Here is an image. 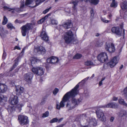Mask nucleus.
I'll list each match as a JSON object with an SVG mask.
<instances>
[{"mask_svg":"<svg viewBox=\"0 0 127 127\" xmlns=\"http://www.w3.org/2000/svg\"><path fill=\"white\" fill-rule=\"evenodd\" d=\"M58 119L57 118H55L53 119L50 121V123H54L57 122L58 121Z\"/></svg>","mask_w":127,"mask_h":127,"instance_id":"obj_30","label":"nucleus"},{"mask_svg":"<svg viewBox=\"0 0 127 127\" xmlns=\"http://www.w3.org/2000/svg\"><path fill=\"white\" fill-rule=\"evenodd\" d=\"M14 50H15L16 49H17L18 50H20V48L18 46H16L14 47Z\"/></svg>","mask_w":127,"mask_h":127,"instance_id":"obj_50","label":"nucleus"},{"mask_svg":"<svg viewBox=\"0 0 127 127\" xmlns=\"http://www.w3.org/2000/svg\"><path fill=\"white\" fill-rule=\"evenodd\" d=\"M105 79V78H103L102 79L101 81H102Z\"/></svg>","mask_w":127,"mask_h":127,"instance_id":"obj_62","label":"nucleus"},{"mask_svg":"<svg viewBox=\"0 0 127 127\" xmlns=\"http://www.w3.org/2000/svg\"><path fill=\"white\" fill-rule=\"evenodd\" d=\"M31 60V63L32 64H35L38 60L36 58L34 57H32Z\"/></svg>","mask_w":127,"mask_h":127,"instance_id":"obj_27","label":"nucleus"},{"mask_svg":"<svg viewBox=\"0 0 127 127\" xmlns=\"http://www.w3.org/2000/svg\"><path fill=\"white\" fill-rule=\"evenodd\" d=\"M103 45V42L100 41H96L95 44L96 47H99Z\"/></svg>","mask_w":127,"mask_h":127,"instance_id":"obj_24","label":"nucleus"},{"mask_svg":"<svg viewBox=\"0 0 127 127\" xmlns=\"http://www.w3.org/2000/svg\"><path fill=\"white\" fill-rule=\"evenodd\" d=\"M124 93L127 96V87L124 89Z\"/></svg>","mask_w":127,"mask_h":127,"instance_id":"obj_45","label":"nucleus"},{"mask_svg":"<svg viewBox=\"0 0 127 127\" xmlns=\"http://www.w3.org/2000/svg\"><path fill=\"white\" fill-rule=\"evenodd\" d=\"M51 13H49L46 16H45L44 17H43V19H44V20L48 18L51 15Z\"/></svg>","mask_w":127,"mask_h":127,"instance_id":"obj_42","label":"nucleus"},{"mask_svg":"<svg viewBox=\"0 0 127 127\" xmlns=\"http://www.w3.org/2000/svg\"><path fill=\"white\" fill-rule=\"evenodd\" d=\"M119 115L120 117L126 118L127 117V113L125 110L121 111L119 113Z\"/></svg>","mask_w":127,"mask_h":127,"instance_id":"obj_22","label":"nucleus"},{"mask_svg":"<svg viewBox=\"0 0 127 127\" xmlns=\"http://www.w3.org/2000/svg\"><path fill=\"white\" fill-rule=\"evenodd\" d=\"M123 67V65H122L120 67L119 69L120 70H121Z\"/></svg>","mask_w":127,"mask_h":127,"instance_id":"obj_56","label":"nucleus"},{"mask_svg":"<svg viewBox=\"0 0 127 127\" xmlns=\"http://www.w3.org/2000/svg\"><path fill=\"white\" fill-rule=\"evenodd\" d=\"M95 75L93 74L92 75V76L90 78V79H92L94 77Z\"/></svg>","mask_w":127,"mask_h":127,"instance_id":"obj_59","label":"nucleus"},{"mask_svg":"<svg viewBox=\"0 0 127 127\" xmlns=\"http://www.w3.org/2000/svg\"><path fill=\"white\" fill-rule=\"evenodd\" d=\"M23 106V105L21 104H18L17 106L19 110L20 111L21 110V108Z\"/></svg>","mask_w":127,"mask_h":127,"instance_id":"obj_40","label":"nucleus"},{"mask_svg":"<svg viewBox=\"0 0 127 127\" xmlns=\"http://www.w3.org/2000/svg\"><path fill=\"white\" fill-rule=\"evenodd\" d=\"M81 127H88V126H81Z\"/></svg>","mask_w":127,"mask_h":127,"instance_id":"obj_63","label":"nucleus"},{"mask_svg":"<svg viewBox=\"0 0 127 127\" xmlns=\"http://www.w3.org/2000/svg\"><path fill=\"white\" fill-rule=\"evenodd\" d=\"M118 60L117 59L116 57L112 59L108 63V64L111 68H112L115 66L118 63Z\"/></svg>","mask_w":127,"mask_h":127,"instance_id":"obj_12","label":"nucleus"},{"mask_svg":"<svg viewBox=\"0 0 127 127\" xmlns=\"http://www.w3.org/2000/svg\"><path fill=\"white\" fill-rule=\"evenodd\" d=\"M64 39L65 42L67 43L75 44L76 40L73 37L72 32L69 31L66 32L64 35Z\"/></svg>","mask_w":127,"mask_h":127,"instance_id":"obj_2","label":"nucleus"},{"mask_svg":"<svg viewBox=\"0 0 127 127\" xmlns=\"http://www.w3.org/2000/svg\"><path fill=\"white\" fill-rule=\"evenodd\" d=\"M79 87V85L77 84L71 91L67 93L64 96L60 105L58 103L57 104V109L60 110L61 107H64V102L70 98H72V103L71 104L69 102H68L66 105V107L68 110H71L74 108L75 105H77L79 102L78 99H77L73 98L78 94L79 91L78 89Z\"/></svg>","mask_w":127,"mask_h":127,"instance_id":"obj_1","label":"nucleus"},{"mask_svg":"<svg viewBox=\"0 0 127 127\" xmlns=\"http://www.w3.org/2000/svg\"><path fill=\"white\" fill-rule=\"evenodd\" d=\"M105 48L106 50L110 53H113L115 50L114 45L112 43H106Z\"/></svg>","mask_w":127,"mask_h":127,"instance_id":"obj_8","label":"nucleus"},{"mask_svg":"<svg viewBox=\"0 0 127 127\" xmlns=\"http://www.w3.org/2000/svg\"><path fill=\"white\" fill-rule=\"evenodd\" d=\"M25 49L24 48H23V49L22 50L21 52L22 53H24V51L25 50Z\"/></svg>","mask_w":127,"mask_h":127,"instance_id":"obj_61","label":"nucleus"},{"mask_svg":"<svg viewBox=\"0 0 127 127\" xmlns=\"http://www.w3.org/2000/svg\"><path fill=\"white\" fill-rule=\"evenodd\" d=\"M118 105L117 103L114 102H110L108 103L107 105L101 106V107L108 108H117Z\"/></svg>","mask_w":127,"mask_h":127,"instance_id":"obj_14","label":"nucleus"},{"mask_svg":"<svg viewBox=\"0 0 127 127\" xmlns=\"http://www.w3.org/2000/svg\"><path fill=\"white\" fill-rule=\"evenodd\" d=\"M51 8V7H50L49 8L46 9L45 10L43 11V13L44 14H45L48 12L50 9Z\"/></svg>","mask_w":127,"mask_h":127,"instance_id":"obj_38","label":"nucleus"},{"mask_svg":"<svg viewBox=\"0 0 127 127\" xmlns=\"http://www.w3.org/2000/svg\"><path fill=\"white\" fill-rule=\"evenodd\" d=\"M33 76L32 73L31 72H29L25 74L24 76V80L27 82L29 83L31 82Z\"/></svg>","mask_w":127,"mask_h":127,"instance_id":"obj_11","label":"nucleus"},{"mask_svg":"<svg viewBox=\"0 0 127 127\" xmlns=\"http://www.w3.org/2000/svg\"><path fill=\"white\" fill-rule=\"evenodd\" d=\"M114 119V118L113 117H111L110 120V121L111 122H112L113 121Z\"/></svg>","mask_w":127,"mask_h":127,"instance_id":"obj_54","label":"nucleus"},{"mask_svg":"<svg viewBox=\"0 0 127 127\" xmlns=\"http://www.w3.org/2000/svg\"><path fill=\"white\" fill-rule=\"evenodd\" d=\"M97 58L99 61L102 63L107 61L108 60L107 54L104 52L100 54L98 56Z\"/></svg>","mask_w":127,"mask_h":127,"instance_id":"obj_6","label":"nucleus"},{"mask_svg":"<svg viewBox=\"0 0 127 127\" xmlns=\"http://www.w3.org/2000/svg\"><path fill=\"white\" fill-rule=\"evenodd\" d=\"M45 103V101H42L41 103H40V104L41 105H43Z\"/></svg>","mask_w":127,"mask_h":127,"instance_id":"obj_57","label":"nucleus"},{"mask_svg":"<svg viewBox=\"0 0 127 127\" xmlns=\"http://www.w3.org/2000/svg\"><path fill=\"white\" fill-rule=\"evenodd\" d=\"M31 24L28 23L21 28V32L23 36H25L26 35L28 31L31 29Z\"/></svg>","mask_w":127,"mask_h":127,"instance_id":"obj_4","label":"nucleus"},{"mask_svg":"<svg viewBox=\"0 0 127 127\" xmlns=\"http://www.w3.org/2000/svg\"><path fill=\"white\" fill-rule=\"evenodd\" d=\"M15 23H21L23 22L21 20H19L18 19H16L15 21Z\"/></svg>","mask_w":127,"mask_h":127,"instance_id":"obj_43","label":"nucleus"},{"mask_svg":"<svg viewBox=\"0 0 127 127\" xmlns=\"http://www.w3.org/2000/svg\"><path fill=\"white\" fill-rule=\"evenodd\" d=\"M89 1L94 5L97 4L98 2V0H89Z\"/></svg>","mask_w":127,"mask_h":127,"instance_id":"obj_29","label":"nucleus"},{"mask_svg":"<svg viewBox=\"0 0 127 127\" xmlns=\"http://www.w3.org/2000/svg\"><path fill=\"white\" fill-rule=\"evenodd\" d=\"M113 100L114 101H116L118 100V98L114 96L113 97Z\"/></svg>","mask_w":127,"mask_h":127,"instance_id":"obj_49","label":"nucleus"},{"mask_svg":"<svg viewBox=\"0 0 127 127\" xmlns=\"http://www.w3.org/2000/svg\"><path fill=\"white\" fill-rule=\"evenodd\" d=\"M7 89V86L4 84L0 83V93L4 92Z\"/></svg>","mask_w":127,"mask_h":127,"instance_id":"obj_19","label":"nucleus"},{"mask_svg":"<svg viewBox=\"0 0 127 127\" xmlns=\"http://www.w3.org/2000/svg\"><path fill=\"white\" fill-rule=\"evenodd\" d=\"M59 91V89L58 88H55L53 91V93L54 95H56Z\"/></svg>","mask_w":127,"mask_h":127,"instance_id":"obj_37","label":"nucleus"},{"mask_svg":"<svg viewBox=\"0 0 127 127\" xmlns=\"http://www.w3.org/2000/svg\"><path fill=\"white\" fill-rule=\"evenodd\" d=\"M82 56L81 55L77 54L74 56L73 57V58L74 59H80Z\"/></svg>","mask_w":127,"mask_h":127,"instance_id":"obj_26","label":"nucleus"},{"mask_svg":"<svg viewBox=\"0 0 127 127\" xmlns=\"http://www.w3.org/2000/svg\"><path fill=\"white\" fill-rule=\"evenodd\" d=\"M8 33V32L6 30H5L4 31V34H7Z\"/></svg>","mask_w":127,"mask_h":127,"instance_id":"obj_58","label":"nucleus"},{"mask_svg":"<svg viewBox=\"0 0 127 127\" xmlns=\"http://www.w3.org/2000/svg\"><path fill=\"white\" fill-rule=\"evenodd\" d=\"M121 8L123 10H125L127 8V2L126 0H123V2L120 4Z\"/></svg>","mask_w":127,"mask_h":127,"instance_id":"obj_20","label":"nucleus"},{"mask_svg":"<svg viewBox=\"0 0 127 127\" xmlns=\"http://www.w3.org/2000/svg\"><path fill=\"white\" fill-rule=\"evenodd\" d=\"M110 6L111 7H116L117 6V3L115 1L112 2Z\"/></svg>","mask_w":127,"mask_h":127,"instance_id":"obj_31","label":"nucleus"},{"mask_svg":"<svg viewBox=\"0 0 127 127\" xmlns=\"http://www.w3.org/2000/svg\"><path fill=\"white\" fill-rule=\"evenodd\" d=\"M17 96L14 95H12L9 99V101L12 105L16 104L18 102Z\"/></svg>","mask_w":127,"mask_h":127,"instance_id":"obj_10","label":"nucleus"},{"mask_svg":"<svg viewBox=\"0 0 127 127\" xmlns=\"http://www.w3.org/2000/svg\"><path fill=\"white\" fill-rule=\"evenodd\" d=\"M35 2H38L39 3H40L41 2H43L44 1V0H33Z\"/></svg>","mask_w":127,"mask_h":127,"instance_id":"obj_48","label":"nucleus"},{"mask_svg":"<svg viewBox=\"0 0 127 127\" xmlns=\"http://www.w3.org/2000/svg\"><path fill=\"white\" fill-rule=\"evenodd\" d=\"M90 13L91 14V16L92 17H93L94 15L93 10L92 9L90 11Z\"/></svg>","mask_w":127,"mask_h":127,"instance_id":"obj_47","label":"nucleus"},{"mask_svg":"<svg viewBox=\"0 0 127 127\" xmlns=\"http://www.w3.org/2000/svg\"><path fill=\"white\" fill-rule=\"evenodd\" d=\"M101 20L104 22L107 23L109 22L110 21L106 20L105 18H101Z\"/></svg>","mask_w":127,"mask_h":127,"instance_id":"obj_41","label":"nucleus"},{"mask_svg":"<svg viewBox=\"0 0 127 127\" xmlns=\"http://www.w3.org/2000/svg\"><path fill=\"white\" fill-rule=\"evenodd\" d=\"M41 37L43 40L45 41H47L48 40V36L45 31H43L42 32L41 34Z\"/></svg>","mask_w":127,"mask_h":127,"instance_id":"obj_18","label":"nucleus"},{"mask_svg":"<svg viewBox=\"0 0 127 127\" xmlns=\"http://www.w3.org/2000/svg\"><path fill=\"white\" fill-rule=\"evenodd\" d=\"M3 7L5 9L7 10L8 11L16 10L18 12L20 11H23L25 10L24 2L22 1H21V4L20 5V7L16 9L15 8H12L6 6H4Z\"/></svg>","mask_w":127,"mask_h":127,"instance_id":"obj_3","label":"nucleus"},{"mask_svg":"<svg viewBox=\"0 0 127 127\" xmlns=\"http://www.w3.org/2000/svg\"><path fill=\"white\" fill-rule=\"evenodd\" d=\"M89 77H87V78H86L83 80L82 81H86L88 80L89 79Z\"/></svg>","mask_w":127,"mask_h":127,"instance_id":"obj_52","label":"nucleus"},{"mask_svg":"<svg viewBox=\"0 0 127 127\" xmlns=\"http://www.w3.org/2000/svg\"><path fill=\"white\" fill-rule=\"evenodd\" d=\"M78 1L77 0H75L74 1H73L72 2H70V3H72L73 4V9L74 11L75 12L76 11V6L77 4Z\"/></svg>","mask_w":127,"mask_h":127,"instance_id":"obj_23","label":"nucleus"},{"mask_svg":"<svg viewBox=\"0 0 127 127\" xmlns=\"http://www.w3.org/2000/svg\"><path fill=\"white\" fill-rule=\"evenodd\" d=\"M49 115V112L48 111L44 113L43 114L42 117L43 118L47 117Z\"/></svg>","mask_w":127,"mask_h":127,"instance_id":"obj_35","label":"nucleus"},{"mask_svg":"<svg viewBox=\"0 0 127 127\" xmlns=\"http://www.w3.org/2000/svg\"><path fill=\"white\" fill-rule=\"evenodd\" d=\"M97 118L102 121H105L106 118L103 112L100 110L96 111Z\"/></svg>","mask_w":127,"mask_h":127,"instance_id":"obj_9","label":"nucleus"},{"mask_svg":"<svg viewBox=\"0 0 127 127\" xmlns=\"http://www.w3.org/2000/svg\"><path fill=\"white\" fill-rule=\"evenodd\" d=\"M112 32L116 35L121 36L122 35V32L120 30L119 27H113L111 29Z\"/></svg>","mask_w":127,"mask_h":127,"instance_id":"obj_13","label":"nucleus"},{"mask_svg":"<svg viewBox=\"0 0 127 127\" xmlns=\"http://www.w3.org/2000/svg\"><path fill=\"white\" fill-rule=\"evenodd\" d=\"M6 56V53L4 51L3 53V54L2 58L3 59H5Z\"/></svg>","mask_w":127,"mask_h":127,"instance_id":"obj_44","label":"nucleus"},{"mask_svg":"<svg viewBox=\"0 0 127 127\" xmlns=\"http://www.w3.org/2000/svg\"><path fill=\"white\" fill-rule=\"evenodd\" d=\"M85 64L87 66L94 65L93 63L90 61H87L85 62Z\"/></svg>","mask_w":127,"mask_h":127,"instance_id":"obj_25","label":"nucleus"},{"mask_svg":"<svg viewBox=\"0 0 127 127\" xmlns=\"http://www.w3.org/2000/svg\"><path fill=\"white\" fill-rule=\"evenodd\" d=\"M108 17L109 18V19H110L112 16V15L111 14H110L108 15Z\"/></svg>","mask_w":127,"mask_h":127,"instance_id":"obj_51","label":"nucleus"},{"mask_svg":"<svg viewBox=\"0 0 127 127\" xmlns=\"http://www.w3.org/2000/svg\"><path fill=\"white\" fill-rule=\"evenodd\" d=\"M7 18L5 16H4L3 17V20L2 23V24L3 25L6 24L7 23Z\"/></svg>","mask_w":127,"mask_h":127,"instance_id":"obj_28","label":"nucleus"},{"mask_svg":"<svg viewBox=\"0 0 127 127\" xmlns=\"http://www.w3.org/2000/svg\"><path fill=\"white\" fill-rule=\"evenodd\" d=\"M58 61V58L54 57H52L51 58H49L47 60V62L54 64L57 63Z\"/></svg>","mask_w":127,"mask_h":127,"instance_id":"obj_17","label":"nucleus"},{"mask_svg":"<svg viewBox=\"0 0 127 127\" xmlns=\"http://www.w3.org/2000/svg\"><path fill=\"white\" fill-rule=\"evenodd\" d=\"M99 35V34L98 33H96L95 36H98Z\"/></svg>","mask_w":127,"mask_h":127,"instance_id":"obj_60","label":"nucleus"},{"mask_svg":"<svg viewBox=\"0 0 127 127\" xmlns=\"http://www.w3.org/2000/svg\"><path fill=\"white\" fill-rule=\"evenodd\" d=\"M63 26L65 29H68L71 28L72 26V24L70 22L65 23L63 25Z\"/></svg>","mask_w":127,"mask_h":127,"instance_id":"obj_21","label":"nucleus"},{"mask_svg":"<svg viewBox=\"0 0 127 127\" xmlns=\"http://www.w3.org/2000/svg\"><path fill=\"white\" fill-rule=\"evenodd\" d=\"M4 28L2 27L0 29V34L1 36H3V35H4Z\"/></svg>","mask_w":127,"mask_h":127,"instance_id":"obj_32","label":"nucleus"},{"mask_svg":"<svg viewBox=\"0 0 127 127\" xmlns=\"http://www.w3.org/2000/svg\"><path fill=\"white\" fill-rule=\"evenodd\" d=\"M16 95H19L24 92V88L20 86H18L16 87Z\"/></svg>","mask_w":127,"mask_h":127,"instance_id":"obj_16","label":"nucleus"},{"mask_svg":"<svg viewBox=\"0 0 127 127\" xmlns=\"http://www.w3.org/2000/svg\"><path fill=\"white\" fill-rule=\"evenodd\" d=\"M45 50L44 48L41 46H38L36 47H35L34 52L35 53L38 52H40L41 53L44 54L45 52Z\"/></svg>","mask_w":127,"mask_h":127,"instance_id":"obj_15","label":"nucleus"},{"mask_svg":"<svg viewBox=\"0 0 127 127\" xmlns=\"http://www.w3.org/2000/svg\"><path fill=\"white\" fill-rule=\"evenodd\" d=\"M99 85L100 86H101L102 85V81H100L99 82Z\"/></svg>","mask_w":127,"mask_h":127,"instance_id":"obj_55","label":"nucleus"},{"mask_svg":"<svg viewBox=\"0 0 127 127\" xmlns=\"http://www.w3.org/2000/svg\"><path fill=\"white\" fill-rule=\"evenodd\" d=\"M18 120L20 124L22 125L27 124L29 122L28 117L23 115H20L18 116Z\"/></svg>","mask_w":127,"mask_h":127,"instance_id":"obj_5","label":"nucleus"},{"mask_svg":"<svg viewBox=\"0 0 127 127\" xmlns=\"http://www.w3.org/2000/svg\"><path fill=\"white\" fill-rule=\"evenodd\" d=\"M44 21L45 20H44V19L43 18L38 21V24H41L43 23Z\"/></svg>","mask_w":127,"mask_h":127,"instance_id":"obj_39","label":"nucleus"},{"mask_svg":"<svg viewBox=\"0 0 127 127\" xmlns=\"http://www.w3.org/2000/svg\"><path fill=\"white\" fill-rule=\"evenodd\" d=\"M62 120V119H60L58 120V122L59 123Z\"/></svg>","mask_w":127,"mask_h":127,"instance_id":"obj_64","label":"nucleus"},{"mask_svg":"<svg viewBox=\"0 0 127 127\" xmlns=\"http://www.w3.org/2000/svg\"><path fill=\"white\" fill-rule=\"evenodd\" d=\"M16 64H17V63H16L15 64H14L13 66V67H12L13 69L15 68V67L16 66Z\"/></svg>","mask_w":127,"mask_h":127,"instance_id":"obj_53","label":"nucleus"},{"mask_svg":"<svg viewBox=\"0 0 127 127\" xmlns=\"http://www.w3.org/2000/svg\"><path fill=\"white\" fill-rule=\"evenodd\" d=\"M32 70L34 74L37 75H42L44 72L43 68L39 67H33L32 69Z\"/></svg>","mask_w":127,"mask_h":127,"instance_id":"obj_7","label":"nucleus"},{"mask_svg":"<svg viewBox=\"0 0 127 127\" xmlns=\"http://www.w3.org/2000/svg\"><path fill=\"white\" fill-rule=\"evenodd\" d=\"M51 23L52 25H57L58 23L57 20L54 19L51 20Z\"/></svg>","mask_w":127,"mask_h":127,"instance_id":"obj_34","label":"nucleus"},{"mask_svg":"<svg viewBox=\"0 0 127 127\" xmlns=\"http://www.w3.org/2000/svg\"><path fill=\"white\" fill-rule=\"evenodd\" d=\"M32 2V1L30 0H26L25 2L26 6L31 4V3Z\"/></svg>","mask_w":127,"mask_h":127,"instance_id":"obj_36","label":"nucleus"},{"mask_svg":"<svg viewBox=\"0 0 127 127\" xmlns=\"http://www.w3.org/2000/svg\"><path fill=\"white\" fill-rule=\"evenodd\" d=\"M7 27L9 29H13L14 27L12 25V24L10 23H8L7 25Z\"/></svg>","mask_w":127,"mask_h":127,"instance_id":"obj_33","label":"nucleus"},{"mask_svg":"<svg viewBox=\"0 0 127 127\" xmlns=\"http://www.w3.org/2000/svg\"><path fill=\"white\" fill-rule=\"evenodd\" d=\"M109 66L108 64V63L106 64H104V65L103 66V67L105 69H107L108 68V66Z\"/></svg>","mask_w":127,"mask_h":127,"instance_id":"obj_46","label":"nucleus"}]
</instances>
